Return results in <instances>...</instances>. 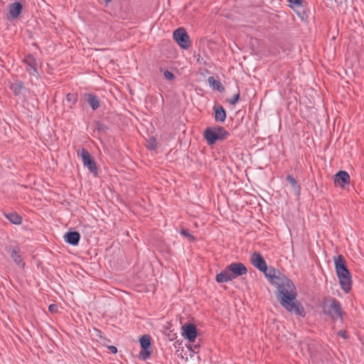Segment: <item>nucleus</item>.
Returning a JSON list of instances; mask_svg holds the SVG:
<instances>
[{
  "label": "nucleus",
  "instance_id": "nucleus-15",
  "mask_svg": "<svg viewBox=\"0 0 364 364\" xmlns=\"http://www.w3.org/2000/svg\"><path fill=\"white\" fill-rule=\"evenodd\" d=\"M214 118L217 122L223 123L226 119V112L221 105H215L213 107Z\"/></svg>",
  "mask_w": 364,
  "mask_h": 364
},
{
  "label": "nucleus",
  "instance_id": "nucleus-24",
  "mask_svg": "<svg viewBox=\"0 0 364 364\" xmlns=\"http://www.w3.org/2000/svg\"><path fill=\"white\" fill-rule=\"evenodd\" d=\"M164 76L168 80H172L174 78V75L169 70H165L164 72Z\"/></svg>",
  "mask_w": 364,
  "mask_h": 364
},
{
  "label": "nucleus",
  "instance_id": "nucleus-22",
  "mask_svg": "<svg viewBox=\"0 0 364 364\" xmlns=\"http://www.w3.org/2000/svg\"><path fill=\"white\" fill-rule=\"evenodd\" d=\"M66 100L70 103L75 104L77 100V95L74 93H68L66 95Z\"/></svg>",
  "mask_w": 364,
  "mask_h": 364
},
{
  "label": "nucleus",
  "instance_id": "nucleus-6",
  "mask_svg": "<svg viewBox=\"0 0 364 364\" xmlns=\"http://www.w3.org/2000/svg\"><path fill=\"white\" fill-rule=\"evenodd\" d=\"M173 39L178 44V46L183 48L187 49L190 46L189 36L186 31L183 28H177L173 34Z\"/></svg>",
  "mask_w": 364,
  "mask_h": 364
},
{
  "label": "nucleus",
  "instance_id": "nucleus-16",
  "mask_svg": "<svg viewBox=\"0 0 364 364\" xmlns=\"http://www.w3.org/2000/svg\"><path fill=\"white\" fill-rule=\"evenodd\" d=\"M65 240L71 245H77L80 239V235L76 231L66 232L64 235Z\"/></svg>",
  "mask_w": 364,
  "mask_h": 364
},
{
  "label": "nucleus",
  "instance_id": "nucleus-18",
  "mask_svg": "<svg viewBox=\"0 0 364 364\" xmlns=\"http://www.w3.org/2000/svg\"><path fill=\"white\" fill-rule=\"evenodd\" d=\"M9 88L13 92L14 95L19 96L22 94V91L25 87L23 83L21 81H16L10 84Z\"/></svg>",
  "mask_w": 364,
  "mask_h": 364
},
{
  "label": "nucleus",
  "instance_id": "nucleus-20",
  "mask_svg": "<svg viewBox=\"0 0 364 364\" xmlns=\"http://www.w3.org/2000/svg\"><path fill=\"white\" fill-rule=\"evenodd\" d=\"M86 99L93 110H96L100 107V102L96 95L91 93L87 94Z\"/></svg>",
  "mask_w": 364,
  "mask_h": 364
},
{
  "label": "nucleus",
  "instance_id": "nucleus-31",
  "mask_svg": "<svg viewBox=\"0 0 364 364\" xmlns=\"http://www.w3.org/2000/svg\"><path fill=\"white\" fill-rule=\"evenodd\" d=\"M112 0H105L106 3H109Z\"/></svg>",
  "mask_w": 364,
  "mask_h": 364
},
{
  "label": "nucleus",
  "instance_id": "nucleus-21",
  "mask_svg": "<svg viewBox=\"0 0 364 364\" xmlns=\"http://www.w3.org/2000/svg\"><path fill=\"white\" fill-rule=\"evenodd\" d=\"M287 181L290 183L293 189L296 192L297 195H299L301 188L298 185L296 179L291 175H288L287 176Z\"/></svg>",
  "mask_w": 364,
  "mask_h": 364
},
{
  "label": "nucleus",
  "instance_id": "nucleus-17",
  "mask_svg": "<svg viewBox=\"0 0 364 364\" xmlns=\"http://www.w3.org/2000/svg\"><path fill=\"white\" fill-rule=\"evenodd\" d=\"M4 215L14 225H20L22 223V218L16 212L4 213Z\"/></svg>",
  "mask_w": 364,
  "mask_h": 364
},
{
  "label": "nucleus",
  "instance_id": "nucleus-3",
  "mask_svg": "<svg viewBox=\"0 0 364 364\" xmlns=\"http://www.w3.org/2000/svg\"><path fill=\"white\" fill-rule=\"evenodd\" d=\"M334 260L340 285L346 293H348L351 289L352 279L350 272L347 268L346 260L342 255H338Z\"/></svg>",
  "mask_w": 364,
  "mask_h": 364
},
{
  "label": "nucleus",
  "instance_id": "nucleus-19",
  "mask_svg": "<svg viewBox=\"0 0 364 364\" xmlns=\"http://www.w3.org/2000/svg\"><path fill=\"white\" fill-rule=\"evenodd\" d=\"M208 82L210 86L215 90H218L220 92H223L225 90V88L221 82L219 80H215L213 76H210L208 78Z\"/></svg>",
  "mask_w": 364,
  "mask_h": 364
},
{
  "label": "nucleus",
  "instance_id": "nucleus-5",
  "mask_svg": "<svg viewBox=\"0 0 364 364\" xmlns=\"http://www.w3.org/2000/svg\"><path fill=\"white\" fill-rule=\"evenodd\" d=\"M208 145H213L218 140H224L229 136V132L223 127H208L203 134Z\"/></svg>",
  "mask_w": 364,
  "mask_h": 364
},
{
  "label": "nucleus",
  "instance_id": "nucleus-27",
  "mask_svg": "<svg viewBox=\"0 0 364 364\" xmlns=\"http://www.w3.org/2000/svg\"><path fill=\"white\" fill-rule=\"evenodd\" d=\"M304 0H288V2L290 4H294L298 6H301L302 5V2Z\"/></svg>",
  "mask_w": 364,
  "mask_h": 364
},
{
  "label": "nucleus",
  "instance_id": "nucleus-23",
  "mask_svg": "<svg viewBox=\"0 0 364 364\" xmlns=\"http://www.w3.org/2000/svg\"><path fill=\"white\" fill-rule=\"evenodd\" d=\"M239 98L240 92H237L235 95H234L231 98L228 99V102H229V104L234 105L238 102Z\"/></svg>",
  "mask_w": 364,
  "mask_h": 364
},
{
  "label": "nucleus",
  "instance_id": "nucleus-1",
  "mask_svg": "<svg viewBox=\"0 0 364 364\" xmlns=\"http://www.w3.org/2000/svg\"><path fill=\"white\" fill-rule=\"evenodd\" d=\"M266 277L277 288L276 297L281 306L290 313L305 317L306 311L301 304L296 300L297 292L293 282L274 268L269 269Z\"/></svg>",
  "mask_w": 364,
  "mask_h": 364
},
{
  "label": "nucleus",
  "instance_id": "nucleus-2",
  "mask_svg": "<svg viewBox=\"0 0 364 364\" xmlns=\"http://www.w3.org/2000/svg\"><path fill=\"white\" fill-rule=\"evenodd\" d=\"M247 272V269L242 263L232 262L216 275L215 280L218 283L228 282Z\"/></svg>",
  "mask_w": 364,
  "mask_h": 364
},
{
  "label": "nucleus",
  "instance_id": "nucleus-28",
  "mask_svg": "<svg viewBox=\"0 0 364 364\" xmlns=\"http://www.w3.org/2000/svg\"><path fill=\"white\" fill-rule=\"evenodd\" d=\"M338 336H339L343 338H347V332L346 331H339L338 332Z\"/></svg>",
  "mask_w": 364,
  "mask_h": 364
},
{
  "label": "nucleus",
  "instance_id": "nucleus-29",
  "mask_svg": "<svg viewBox=\"0 0 364 364\" xmlns=\"http://www.w3.org/2000/svg\"><path fill=\"white\" fill-rule=\"evenodd\" d=\"M108 349L109 350V351L112 353H114L115 354L117 352V347L114 346H108Z\"/></svg>",
  "mask_w": 364,
  "mask_h": 364
},
{
  "label": "nucleus",
  "instance_id": "nucleus-30",
  "mask_svg": "<svg viewBox=\"0 0 364 364\" xmlns=\"http://www.w3.org/2000/svg\"><path fill=\"white\" fill-rule=\"evenodd\" d=\"M56 306H57L55 305V304H51V305L49 306V310L50 311H53L55 310V309H56Z\"/></svg>",
  "mask_w": 364,
  "mask_h": 364
},
{
  "label": "nucleus",
  "instance_id": "nucleus-14",
  "mask_svg": "<svg viewBox=\"0 0 364 364\" xmlns=\"http://www.w3.org/2000/svg\"><path fill=\"white\" fill-rule=\"evenodd\" d=\"M23 6L21 2L15 1L9 6V13L11 18H16L21 14Z\"/></svg>",
  "mask_w": 364,
  "mask_h": 364
},
{
  "label": "nucleus",
  "instance_id": "nucleus-11",
  "mask_svg": "<svg viewBox=\"0 0 364 364\" xmlns=\"http://www.w3.org/2000/svg\"><path fill=\"white\" fill-rule=\"evenodd\" d=\"M182 336L189 341H194L197 336V330L193 324L188 323L182 327Z\"/></svg>",
  "mask_w": 364,
  "mask_h": 364
},
{
  "label": "nucleus",
  "instance_id": "nucleus-10",
  "mask_svg": "<svg viewBox=\"0 0 364 364\" xmlns=\"http://www.w3.org/2000/svg\"><path fill=\"white\" fill-rule=\"evenodd\" d=\"M81 158L83 165L86 166L89 171L94 175L97 174V168L96 163L88 151L82 149L81 151Z\"/></svg>",
  "mask_w": 364,
  "mask_h": 364
},
{
  "label": "nucleus",
  "instance_id": "nucleus-8",
  "mask_svg": "<svg viewBox=\"0 0 364 364\" xmlns=\"http://www.w3.org/2000/svg\"><path fill=\"white\" fill-rule=\"evenodd\" d=\"M250 261L254 267L262 272L265 275L269 273V269L267 268V263L259 252H254L250 257Z\"/></svg>",
  "mask_w": 364,
  "mask_h": 364
},
{
  "label": "nucleus",
  "instance_id": "nucleus-25",
  "mask_svg": "<svg viewBox=\"0 0 364 364\" xmlns=\"http://www.w3.org/2000/svg\"><path fill=\"white\" fill-rule=\"evenodd\" d=\"M180 232L182 235H184L185 237H188L190 240H194L193 236H192L187 230L182 229Z\"/></svg>",
  "mask_w": 364,
  "mask_h": 364
},
{
  "label": "nucleus",
  "instance_id": "nucleus-12",
  "mask_svg": "<svg viewBox=\"0 0 364 364\" xmlns=\"http://www.w3.org/2000/svg\"><path fill=\"white\" fill-rule=\"evenodd\" d=\"M335 183L341 187L350 183V176L346 171H340L335 175Z\"/></svg>",
  "mask_w": 364,
  "mask_h": 364
},
{
  "label": "nucleus",
  "instance_id": "nucleus-4",
  "mask_svg": "<svg viewBox=\"0 0 364 364\" xmlns=\"http://www.w3.org/2000/svg\"><path fill=\"white\" fill-rule=\"evenodd\" d=\"M321 307L323 314L330 316L333 321L338 319L342 320L341 305L336 299L332 297L325 298Z\"/></svg>",
  "mask_w": 364,
  "mask_h": 364
},
{
  "label": "nucleus",
  "instance_id": "nucleus-26",
  "mask_svg": "<svg viewBox=\"0 0 364 364\" xmlns=\"http://www.w3.org/2000/svg\"><path fill=\"white\" fill-rule=\"evenodd\" d=\"M157 144L154 139H151L149 141L148 148L150 149H154L156 148Z\"/></svg>",
  "mask_w": 364,
  "mask_h": 364
},
{
  "label": "nucleus",
  "instance_id": "nucleus-13",
  "mask_svg": "<svg viewBox=\"0 0 364 364\" xmlns=\"http://www.w3.org/2000/svg\"><path fill=\"white\" fill-rule=\"evenodd\" d=\"M25 63L27 65L26 70L28 72L30 75L37 76L36 63L34 57L31 55H28L25 60Z\"/></svg>",
  "mask_w": 364,
  "mask_h": 364
},
{
  "label": "nucleus",
  "instance_id": "nucleus-9",
  "mask_svg": "<svg viewBox=\"0 0 364 364\" xmlns=\"http://www.w3.org/2000/svg\"><path fill=\"white\" fill-rule=\"evenodd\" d=\"M141 350L139 353L140 358L143 360H147L151 355V338L149 335L144 334L139 339Z\"/></svg>",
  "mask_w": 364,
  "mask_h": 364
},
{
  "label": "nucleus",
  "instance_id": "nucleus-7",
  "mask_svg": "<svg viewBox=\"0 0 364 364\" xmlns=\"http://www.w3.org/2000/svg\"><path fill=\"white\" fill-rule=\"evenodd\" d=\"M6 252L10 255L11 258L15 264L21 269L25 267L26 263L22 257V252L18 246H9L6 248Z\"/></svg>",
  "mask_w": 364,
  "mask_h": 364
}]
</instances>
